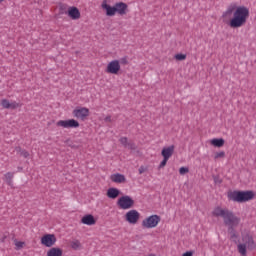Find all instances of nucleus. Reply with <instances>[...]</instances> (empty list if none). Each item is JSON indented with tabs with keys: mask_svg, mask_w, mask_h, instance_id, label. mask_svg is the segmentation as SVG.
<instances>
[{
	"mask_svg": "<svg viewBox=\"0 0 256 256\" xmlns=\"http://www.w3.org/2000/svg\"><path fill=\"white\" fill-rule=\"evenodd\" d=\"M102 9H104V11H106V15L107 17H115L116 9H115V5L111 6L109 4H107V2H103L102 3Z\"/></svg>",
	"mask_w": 256,
	"mask_h": 256,
	"instance_id": "2eb2a0df",
	"label": "nucleus"
},
{
	"mask_svg": "<svg viewBox=\"0 0 256 256\" xmlns=\"http://www.w3.org/2000/svg\"><path fill=\"white\" fill-rule=\"evenodd\" d=\"M238 251L241 255H247V244H239Z\"/></svg>",
	"mask_w": 256,
	"mask_h": 256,
	"instance_id": "393cba45",
	"label": "nucleus"
},
{
	"mask_svg": "<svg viewBox=\"0 0 256 256\" xmlns=\"http://www.w3.org/2000/svg\"><path fill=\"white\" fill-rule=\"evenodd\" d=\"M114 7L116 9V13H118V15H127V3L125 2H117L114 4Z\"/></svg>",
	"mask_w": 256,
	"mask_h": 256,
	"instance_id": "ddd939ff",
	"label": "nucleus"
},
{
	"mask_svg": "<svg viewBox=\"0 0 256 256\" xmlns=\"http://www.w3.org/2000/svg\"><path fill=\"white\" fill-rule=\"evenodd\" d=\"M14 245L16 247V250L19 251L25 247V242L14 240Z\"/></svg>",
	"mask_w": 256,
	"mask_h": 256,
	"instance_id": "a878e982",
	"label": "nucleus"
},
{
	"mask_svg": "<svg viewBox=\"0 0 256 256\" xmlns=\"http://www.w3.org/2000/svg\"><path fill=\"white\" fill-rule=\"evenodd\" d=\"M105 121L108 122V123L111 122V116H107V117L105 118Z\"/></svg>",
	"mask_w": 256,
	"mask_h": 256,
	"instance_id": "58836bf2",
	"label": "nucleus"
},
{
	"mask_svg": "<svg viewBox=\"0 0 256 256\" xmlns=\"http://www.w3.org/2000/svg\"><path fill=\"white\" fill-rule=\"evenodd\" d=\"M233 11H235V7L231 6L226 10L225 15H231Z\"/></svg>",
	"mask_w": 256,
	"mask_h": 256,
	"instance_id": "f704fd0d",
	"label": "nucleus"
},
{
	"mask_svg": "<svg viewBox=\"0 0 256 256\" xmlns=\"http://www.w3.org/2000/svg\"><path fill=\"white\" fill-rule=\"evenodd\" d=\"M17 107H20L19 103L15 102V101L10 102L9 109H17Z\"/></svg>",
	"mask_w": 256,
	"mask_h": 256,
	"instance_id": "72a5a7b5",
	"label": "nucleus"
},
{
	"mask_svg": "<svg viewBox=\"0 0 256 256\" xmlns=\"http://www.w3.org/2000/svg\"><path fill=\"white\" fill-rule=\"evenodd\" d=\"M241 223V218L237 216H233L231 218V222L224 223L226 227H228V233L230 234V239L234 243H237V239H239V234H237V230L235 229L236 227H239V224Z\"/></svg>",
	"mask_w": 256,
	"mask_h": 256,
	"instance_id": "7ed1b4c3",
	"label": "nucleus"
},
{
	"mask_svg": "<svg viewBox=\"0 0 256 256\" xmlns=\"http://www.w3.org/2000/svg\"><path fill=\"white\" fill-rule=\"evenodd\" d=\"M138 171H139V174H140V175H143V173H145V167L141 166V167L138 169Z\"/></svg>",
	"mask_w": 256,
	"mask_h": 256,
	"instance_id": "c9c22d12",
	"label": "nucleus"
},
{
	"mask_svg": "<svg viewBox=\"0 0 256 256\" xmlns=\"http://www.w3.org/2000/svg\"><path fill=\"white\" fill-rule=\"evenodd\" d=\"M106 195L108 199H117L121 195V190L112 187L107 190Z\"/></svg>",
	"mask_w": 256,
	"mask_h": 256,
	"instance_id": "f3484780",
	"label": "nucleus"
},
{
	"mask_svg": "<svg viewBox=\"0 0 256 256\" xmlns=\"http://www.w3.org/2000/svg\"><path fill=\"white\" fill-rule=\"evenodd\" d=\"M214 159H225V151L216 152Z\"/></svg>",
	"mask_w": 256,
	"mask_h": 256,
	"instance_id": "cd10ccee",
	"label": "nucleus"
},
{
	"mask_svg": "<svg viewBox=\"0 0 256 256\" xmlns=\"http://www.w3.org/2000/svg\"><path fill=\"white\" fill-rule=\"evenodd\" d=\"M179 173H180V175H185L186 173H189V168H187V167H181V168L179 169Z\"/></svg>",
	"mask_w": 256,
	"mask_h": 256,
	"instance_id": "2f4dec72",
	"label": "nucleus"
},
{
	"mask_svg": "<svg viewBox=\"0 0 256 256\" xmlns=\"http://www.w3.org/2000/svg\"><path fill=\"white\" fill-rule=\"evenodd\" d=\"M214 181H215V183H221V180H219V178H217V177L214 178Z\"/></svg>",
	"mask_w": 256,
	"mask_h": 256,
	"instance_id": "ea45409f",
	"label": "nucleus"
},
{
	"mask_svg": "<svg viewBox=\"0 0 256 256\" xmlns=\"http://www.w3.org/2000/svg\"><path fill=\"white\" fill-rule=\"evenodd\" d=\"M211 145H213V147H223V145H225V139L214 138L211 140Z\"/></svg>",
	"mask_w": 256,
	"mask_h": 256,
	"instance_id": "412c9836",
	"label": "nucleus"
},
{
	"mask_svg": "<svg viewBox=\"0 0 256 256\" xmlns=\"http://www.w3.org/2000/svg\"><path fill=\"white\" fill-rule=\"evenodd\" d=\"M41 245L52 248L57 243V236L55 234H44L40 239Z\"/></svg>",
	"mask_w": 256,
	"mask_h": 256,
	"instance_id": "6e6552de",
	"label": "nucleus"
},
{
	"mask_svg": "<svg viewBox=\"0 0 256 256\" xmlns=\"http://www.w3.org/2000/svg\"><path fill=\"white\" fill-rule=\"evenodd\" d=\"M71 249H74V251H77L78 249H81V242L79 240H74L70 242Z\"/></svg>",
	"mask_w": 256,
	"mask_h": 256,
	"instance_id": "5701e85b",
	"label": "nucleus"
},
{
	"mask_svg": "<svg viewBox=\"0 0 256 256\" xmlns=\"http://www.w3.org/2000/svg\"><path fill=\"white\" fill-rule=\"evenodd\" d=\"M117 205L118 207H120V209H131V207H133V205H135V200H133V198H131V196H122L118 199L117 201Z\"/></svg>",
	"mask_w": 256,
	"mask_h": 256,
	"instance_id": "0eeeda50",
	"label": "nucleus"
},
{
	"mask_svg": "<svg viewBox=\"0 0 256 256\" xmlns=\"http://www.w3.org/2000/svg\"><path fill=\"white\" fill-rule=\"evenodd\" d=\"M56 127H60V129H77L79 122L75 119L59 120L56 122Z\"/></svg>",
	"mask_w": 256,
	"mask_h": 256,
	"instance_id": "423d86ee",
	"label": "nucleus"
},
{
	"mask_svg": "<svg viewBox=\"0 0 256 256\" xmlns=\"http://www.w3.org/2000/svg\"><path fill=\"white\" fill-rule=\"evenodd\" d=\"M213 217H222L224 223H231V219L235 217V213L229 209H222L221 207H216L212 212Z\"/></svg>",
	"mask_w": 256,
	"mask_h": 256,
	"instance_id": "20e7f679",
	"label": "nucleus"
},
{
	"mask_svg": "<svg viewBox=\"0 0 256 256\" xmlns=\"http://www.w3.org/2000/svg\"><path fill=\"white\" fill-rule=\"evenodd\" d=\"M161 223V216L154 214L142 221V227L144 229H155Z\"/></svg>",
	"mask_w": 256,
	"mask_h": 256,
	"instance_id": "39448f33",
	"label": "nucleus"
},
{
	"mask_svg": "<svg viewBox=\"0 0 256 256\" xmlns=\"http://www.w3.org/2000/svg\"><path fill=\"white\" fill-rule=\"evenodd\" d=\"M110 179L113 183H125L127 181V178H125V175L119 174V173L112 174Z\"/></svg>",
	"mask_w": 256,
	"mask_h": 256,
	"instance_id": "a211bd4d",
	"label": "nucleus"
},
{
	"mask_svg": "<svg viewBox=\"0 0 256 256\" xmlns=\"http://www.w3.org/2000/svg\"><path fill=\"white\" fill-rule=\"evenodd\" d=\"M46 256H63V249L52 247L46 252Z\"/></svg>",
	"mask_w": 256,
	"mask_h": 256,
	"instance_id": "aec40b11",
	"label": "nucleus"
},
{
	"mask_svg": "<svg viewBox=\"0 0 256 256\" xmlns=\"http://www.w3.org/2000/svg\"><path fill=\"white\" fill-rule=\"evenodd\" d=\"M17 153H19V155H21V157H24V159H27V157H29V151L25 150V149H21L20 147L16 148Z\"/></svg>",
	"mask_w": 256,
	"mask_h": 256,
	"instance_id": "b1692460",
	"label": "nucleus"
},
{
	"mask_svg": "<svg viewBox=\"0 0 256 256\" xmlns=\"http://www.w3.org/2000/svg\"><path fill=\"white\" fill-rule=\"evenodd\" d=\"M245 245H247V248L250 251H253V249H256L255 240H253V236L247 235L244 237Z\"/></svg>",
	"mask_w": 256,
	"mask_h": 256,
	"instance_id": "6ab92c4d",
	"label": "nucleus"
},
{
	"mask_svg": "<svg viewBox=\"0 0 256 256\" xmlns=\"http://www.w3.org/2000/svg\"><path fill=\"white\" fill-rule=\"evenodd\" d=\"M106 71L111 75H117V73L121 71V64H119V60H113L108 63Z\"/></svg>",
	"mask_w": 256,
	"mask_h": 256,
	"instance_id": "9d476101",
	"label": "nucleus"
},
{
	"mask_svg": "<svg viewBox=\"0 0 256 256\" xmlns=\"http://www.w3.org/2000/svg\"><path fill=\"white\" fill-rule=\"evenodd\" d=\"M175 59H177V61H185L187 59V55H185V54H176Z\"/></svg>",
	"mask_w": 256,
	"mask_h": 256,
	"instance_id": "c756f323",
	"label": "nucleus"
},
{
	"mask_svg": "<svg viewBox=\"0 0 256 256\" xmlns=\"http://www.w3.org/2000/svg\"><path fill=\"white\" fill-rule=\"evenodd\" d=\"M119 142L121 143V145H123V147H126L127 143H129V139L127 137H121L119 139Z\"/></svg>",
	"mask_w": 256,
	"mask_h": 256,
	"instance_id": "7c9ffc66",
	"label": "nucleus"
},
{
	"mask_svg": "<svg viewBox=\"0 0 256 256\" xmlns=\"http://www.w3.org/2000/svg\"><path fill=\"white\" fill-rule=\"evenodd\" d=\"M167 161H169V158H163V160L161 161V163L159 165V169H163V167H165V165H167Z\"/></svg>",
	"mask_w": 256,
	"mask_h": 256,
	"instance_id": "473e14b6",
	"label": "nucleus"
},
{
	"mask_svg": "<svg viewBox=\"0 0 256 256\" xmlns=\"http://www.w3.org/2000/svg\"><path fill=\"white\" fill-rule=\"evenodd\" d=\"M4 1H5V0H0V4H1V3H4Z\"/></svg>",
	"mask_w": 256,
	"mask_h": 256,
	"instance_id": "a19ab883",
	"label": "nucleus"
},
{
	"mask_svg": "<svg viewBox=\"0 0 256 256\" xmlns=\"http://www.w3.org/2000/svg\"><path fill=\"white\" fill-rule=\"evenodd\" d=\"M13 177L14 174L12 172H7L4 175V180L6 181L7 185H9L11 187V185H13Z\"/></svg>",
	"mask_w": 256,
	"mask_h": 256,
	"instance_id": "4be33fe9",
	"label": "nucleus"
},
{
	"mask_svg": "<svg viewBox=\"0 0 256 256\" xmlns=\"http://www.w3.org/2000/svg\"><path fill=\"white\" fill-rule=\"evenodd\" d=\"M121 63H123L124 65H126V63H127V58H122V59H121Z\"/></svg>",
	"mask_w": 256,
	"mask_h": 256,
	"instance_id": "4c0bfd02",
	"label": "nucleus"
},
{
	"mask_svg": "<svg viewBox=\"0 0 256 256\" xmlns=\"http://www.w3.org/2000/svg\"><path fill=\"white\" fill-rule=\"evenodd\" d=\"M125 149H130L131 151H135L137 149V146L132 141H130L126 144Z\"/></svg>",
	"mask_w": 256,
	"mask_h": 256,
	"instance_id": "bb28decb",
	"label": "nucleus"
},
{
	"mask_svg": "<svg viewBox=\"0 0 256 256\" xmlns=\"http://www.w3.org/2000/svg\"><path fill=\"white\" fill-rule=\"evenodd\" d=\"M247 19H249V9L245 6H240L235 10L229 26L232 29H239V27H243L247 23Z\"/></svg>",
	"mask_w": 256,
	"mask_h": 256,
	"instance_id": "f257e3e1",
	"label": "nucleus"
},
{
	"mask_svg": "<svg viewBox=\"0 0 256 256\" xmlns=\"http://www.w3.org/2000/svg\"><path fill=\"white\" fill-rule=\"evenodd\" d=\"M182 256H193V252L192 251H187V252L183 253Z\"/></svg>",
	"mask_w": 256,
	"mask_h": 256,
	"instance_id": "e433bc0d",
	"label": "nucleus"
},
{
	"mask_svg": "<svg viewBox=\"0 0 256 256\" xmlns=\"http://www.w3.org/2000/svg\"><path fill=\"white\" fill-rule=\"evenodd\" d=\"M10 104H11V102H9V100H7V99H3V100L1 101V105H2V107H3L4 109H9Z\"/></svg>",
	"mask_w": 256,
	"mask_h": 256,
	"instance_id": "c85d7f7f",
	"label": "nucleus"
},
{
	"mask_svg": "<svg viewBox=\"0 0 256 256\" xmlns=\"http://www.w3.org/2000/svg\"><path fill=\"white\" fill-rule=\"evenodd\" d=\"M126 221L130 223V225H136V223L139 221V217H141V214L137 210H130L125 215Z\"/></svg>",
	"mask_w": 256,
	"mask_h": 256,
	"instance_id": "1a4fd4ad",
	"label": "nucleus"
},
{
	"mask_svg": "<svg viewBox=\"0 0 256 256\" xmlns=\"http://www.w3.org/2000/svg\"><path fill=\"white\" fill-rule=\"evenodd\" d=\"M228 199H230V201H234L235 203H247V201L255 199V192L251 190H234L228 194Z\"/></svg>",
	"mask_w": 256,
	"mask_h": 256,
	"instance_id": "f03ea898",
	"label": "nucleus"
},
{
	"mask_svg": "<svg viewBox=\"0 0 256 256\" xmlns=\"http://www.w3.org/2000/svg\"><path fill=\"white\" fill-rule=\"evenodd\" d=\"M173 153H175V145L164 147L161 151V155L165 159H171V157H173Z\"/></svg>",
	"mask_w": 256,
	"mask_h": 256,
	"instance_id": "4468645a",
	"label": "nucleus"
},
{
	"mask_svg": "<svg viewBox=\"0 0 256 256\" xmlns=\"http://www.w3.org/2000/svg\"><path fill=\"white\" fill-rule=\"evenodd\" d=\"M81 223L83 225L91 226V225H95V223H97V221L95 220V217H93V215L87 214L82 217Z\"/></svg>",
	"mask_w": 256,
	"mask_h": 256,
	"instance_id": "dca6fc26",
	"label": "nucleus"
},
{
	"mask_svg": "<svg viewBox=\"0 0 256 256\" xmlns=\"http://www.w3.org/2000/svg\"><path fill=\"white\" fill-rule=\"evenodd\" d=\"M66 15H68V17L72 19V21H77L78 19H81V12L75 6L69 7Z\"/></svg>",
	"mask_w": 256,
	"mask_h": 256,
	"instance_id": "9b49d317",
	"label": "nucleus"
},
{
	"mask_svg": "<svg viewBox=\"0 0 256 256\" xmlns=\"http://www.w3.org/2000/svg\"><path fill=\"white\" fill-rule=\"evenodd\" d=\"M73 115L77 119H81L82 121H84L86 117H89V109H87V108H76L73 111Z\"/></svg>",
	"mask_w": 256,
	"mask_h": 256,
	"instance_id": "f8f14e48",
	"label": "nucleus"
}]
</instances>
